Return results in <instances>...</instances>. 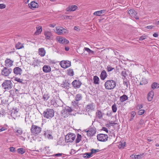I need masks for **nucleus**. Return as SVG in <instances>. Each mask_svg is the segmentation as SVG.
I'll list each match as a JSON object with an SVG mask.
<instances>
[{"mask_svg":"<svg viewBox=\"0 0 159 159\" xmlns=\"http://www.w3.org/2000/svg\"><path fill=\"white\" fill-rule=\"evenodd\" d=\"M39 61L38 59H34L33 61L32 65L34 67H35L36 66H38V64L39 63Z\"/></svg>","mask_w":159,"mask_h":159,"instance_id":"58836bf2","label":"nucleus"},{"mask_svg":"<svg viewBox=\"0 0 159 159\" xmlns=\"http://www.w3.org/2000/svg\"><path fill=\"white\" fill-rule=\"evenodd\" d=\"M128 13L132 17H134L137 20L139 19L138 14L136 11H128Z\"/></svg>","mask_w":159,"mask_h":159,"instance_id":"dca6fc26","label":"nucleus"},{"mask_svg":"<svg viewBox=\"0 0 159 159\" xmlns=\"http://www.w3.org/2000/svg\"><path fill=\"white\" fill-rule=\"evenodd\" d=\"M154 92L153 91H150L148 94V100L149 101L152 100L154 96Z\"/></svg>","mask_w":159,"mask_h":159,"instance_id":"412c9836","label":"nucleus"},{"mask_svg":"<svg viewBox=\"0 0 159 159\" xmlns=\"http://www.w3.org/2000/svg\"><path fill=\"white\" fill-rule=\"evenodd\" d=\"M44 34L45 36V38L47 39H52L53 38V36L50 32L45 31L44 32Z\"/></svg>","mask_w":159,"mask_h":159,"instance_id":"f3484780","label":"nucleus"},{"mask_svg":"<svg viewBox=\"0 0 159 159\" xmlns=\"http://www.w3.org/2000/svg\"><path fill=\"white\" fill-rule=\"evenodd\" d=\"M16 132L18 134H17V135H20L22 134L23 130L21 129L20 128L19 129L16 130Z\"/></svg>","mask_w":159,"mask_h":159,"instance_id":"49530a36","label":"nucleus"},{"mask_svg":"<svg viewBox=\"0 0 159 159\" xmlns=\"http://www.w3.org/2000/svg\"><path fill=\"white\" fill-rule=\"evenodd\" d=\"M63 17L65 19H71L72 18V16H63Z\"/></svg>","mask_w":159,"mask_h":159,"instance_id":"5fc2aeb1","label":"nucleus"},{"mask_svg":"<svg viewBox=\"0 0 159 159\" xmlns=\"http://www.w3.org/2000/svg\"><path fill=\"white\" fill-rule=\"evenodd\" d=\"M107 69L108 72H110L111 71L113 70H114V68L108 66H107Z\"/></svg>","mask_w":159,"mask_h":159,"instance_id":"09e8293b","label":"nucleus"},{"mask_svg":"<svg viewBox=\"0 0 159 159\" xmlns=\"http://www.w3.org/2000/svg\"><path fill=\"white\" fill-rule=\"evenodd\" d=\"M145 111L144 110H140L138 111V113L139 115H141L144 114Z\"/></svg>","mask_w":159,"mask_h":159,"instance_id":"864d4df0","label":"nucleus"},{"mask_svg":"<svg viewBox=\"0 0 159 159\" xmlns=\"http://www.w3.org/2000/svg\"><path fill=\"white\" fill-rule=\"evenodd\" d=\"M10 151L13 152H14L15 151V148L13 147L10 148Z\"/></svg>","mask_w":159,"mask_h":159,"instance_id":"6e6d98bb","label":"nucleus"},{"mask_svg":"<svg viewBox=\"0 0 159 159\" xmlns=\"http://www.w3.org/2000/svg\"><path fill=\"white\" fill-rule=\"evenodd\" d=\"M15 80L20 83H22L23 80L20 79V78H18L17 77H16L15 78Z\"/></svg>","mask_w":159,"mask_h":159,"instance_id":"3c124183","label":"nucleus"},{"mask_svg":"<svg viewBox=\"0 0 159 159\" xmlns=\"http://www.w3.org/2000/svg\"><path fill=\"white\" fill-rule=\"evenodd\" d=\"M43 114L44 117L51 119L54 116V111L53 109L48 108L43 112Z\"/></svg>","mask_w":159,"mask_h":159,"instance_id":"f257e3e1","label":"nucleus"},{"mask_svg":"<svg viewBox=\"0 0 159 159\" xmlns=\"http://www.w3.org/2000/svg\"><path fill=\"white\" fill-rule=\"evenodd\" d=\"M1 106H5L7 107V106L9 105V104L7 103V102H3V101H2V102L0 104Z\"/></svg>","mask_w":159,"mask_h":159,"instance_id":"603ef678","label":"nucleus"},{"mask_svg":"<svg viewBox=\"0 0 159 159\" xmlns=\"http://www.w3.org/2000/svg\"><path fill=\"white\" fill-rule=\"evenodd\" d=\"M112 110L113 112H116L117 110V108L116 107V105L115 104V103L114 104H113L111 107Z\"/></svg>","mask_w":159,"mask_h":159,"instance_id":"a19ab883","label":"nucleus"},{"mask_svg":"<svg viewBox=\"0 0 159 159\" xmlns=\"http://www.w3.org/2000/svg\"><path fill=\"white\" fill-rule=\"evenodd\" d=\"M5 7L6 5L5 4H0V9H4L5 8Z\"/></svg>","mask_w":159,"mask_h":159,"instance_id":"4d7b16f0","label":"nucleus"},{"mask_svg":"<svg viewBox=\"0 0 159 159\" xmlns=\"http://www.w3.org/2000/svg\"><path fill=\"white\" fill-rule=\"evenodd\" d=\"M60 65L63 68H66L70 66L71 63L69 61H61L60 63Z\"/></svg>","mask_w":159,"mask_h":159,"instance_id":"9d476101","label":"nucleus"},{"mask_svg":"<svg viewBox=\"0 0 159 159\" xmlns=\"http://www.w3.org/2000/svg\"><path fill=\"white\" fill-rule=\"evenodd\" d=\"M39 54L41 57L44 56L45 54V51L43 48H40L39 49Z\"/></svg>","mask_w":159,"mask_h":159,"instance_id":"bb28decb","label":"nucleus"},{"mask_svg":"<svg viewBox=\"0 0 159 159\" xmlns=\"http://www.w3.org/2000/svg\"><path fill=\"white\" fill-rule=\"evenodd\" d=\"M121 75L123 76L124 78H125L127 76L126 71L125 69L122 71Z\"/></svg>","mask_w":159,"mask_h":159,"instance_id":"37998d69","label":"nucleus"},{"mask_svg":"<svg viewBox=\"0 0 159 159\" xmlns=\"http://www.w3.org/2000/svg\"><path fill=\"white\" fill-rule=\"evenodd\" d=\"M41 129L40 127L33 124L32 125L30 130L31 132L34 134H38L40 133Z\"/></svg>","mask_w":159,"mask_h":159,"instance_id":"423d86ee","label":"nucleus"},{"mask_svg":"<svg viewBox=\"0 0 159 159\" xmlns=\"http://www.w3.org/2000/svg\"><path fill=\"white\" fill-rule=\"evenodd\" d=\"M84 50L87 51L89 54L92 53L93 54L94 53V52L93 51L91 50L89 48L85 47L84 48Z\"/></svg>","mask_w":159,"mask_h":159,"instance_id":"79ce46f5","label":"nucleus"},{"mask_svg":"<svg viewBox=\"0 0 159 159\" xmlns=\"http://www.w3.org/2000/svg\"><path fill=\"white\" fill-rule=\"evenodd\" d=\"M145 154L144 153H143L140 155H136L134 156L135 159H141L143 156H144Z\"/></svg>","mask_w":159,"mask_h":159,"instance_id":"ea45409f","label":"nucleus"},{"mask_svg":"<svg viewBox=\"0 0 159 159\" xmlns=\"http://www.w3.org/2000/svg\"><path fill=\"white\" fill-rule=\"evenodd\" d=\"M100 151V150L99 149H91V152L92 154L95 153L97 152H98Z\"/></svg>","mask_w":159,"mask_h":159,"instance_id":"de8ad7c7","label":"nucleus"},{"mask_svg":"<svg viewBox=\"0 0 159 159\" xmlns=\"http://www.w3.org/2000/svg\"><path fill=\"white\" fill-rule=\"evenodd\" d=\"M123 84L124 85H125L126 86V89L128 87V83L126 81H124Z\"/></svg>","mask_w":159,"mask_h":159,"instance_id":"0e129e2a","label":"nucleus"},{"mask_svg":"<svg viewBox=\"0 0 159 159\" xmlns=\"http://www.w3.org/2000/svg\"><path fill=\"white\" fill-rule=\"evenodd\" d=\"M67 30L62 27H56V32L58 35H61L66 33Z\"/></svg>","mask_w":159,"mask_h":159,"instance_id":"f8f14e48","label":"nucleus"},{"mask_svg":"<svg viewBox=\"0 0 159 159\" xmlns=\"http://www.w3.org/2000/svg\"><path fill=\"white\" fill-rule=\"evenodd\" d=\"M70 84L68 82V80H65L63 81L62 83L61 84V86L66 89H68L70 88Z\"/></svg>","mask_w":159,"mask_h":159,"instance_id":"ddd939ff","label":"nucleus"},{"mask_svg":"<svg viewBox=\"0 0 159 159\" xmlns=\"http://www.w3.org/2000/svg\"><path fill=\"white\" fill-rule=\"evenodd\" d=\"M58 41L59 43L62 44H68L69 43L68 40L63 38H59Z\"/></svg>","mask_w":159,"mask_h":159,"instance_id":"aec40b11","label":"nucleus"},{"mask_svg":"<svg viewBox=\"0 0 159 159\" xmlns=\"http://www.w3.org/2000/svg\"><path fill=\"white\" fill-rule=\"evenodd\" d=\"M49 26L50 27L54 28L56 26V24H50Z\"/></svg>","mask_w":159,"mask_h":159,"instance_id":"69168bd1","label":"nucleus"},{"mask_svg":"<svg viewBox=\"0 0 159 159\" xmlns=\"http://www.w3.org/2000/svg\"><path fill=\"white\" fill-rule=\"evenodd\" d=\"M81 155H82L84 157L87 159L89 158L92 156L91 152L90 153H86L84 154H82Z\"/></svg>","mask_w":159,"mask_h":159,"instance_id":"c85d7f7f","label":"nucleus"},{"mask_svg":"<svg viewBox=\"0 0 159 159\" xmlns=\"http://www.w3.org/2000/svg\"><path fill=\"white\" fill-rule=\"evenodd\" d=\"M61 116H63L64 117H66V116H67L68 114H69L68 112H67V111L64 108L62 111H61Z\"/></svg>","mask_w":159,"mask_h":159,"instance_id":"7c9ffc66","label":"nucleus"},{"mask_svg":"<svg viewBox=\"0 0 159 159\" xmlns=\"http://www.w3.org/2000/svg\"><path fill=\"white\" fill-rule=\"evenodd\" d=\"M62 153H58L54 154L53 155V156H55V157H58L61 156L62 155Z\"/></svg>","mask_w":159,"mask_h":159,"instance_id":"bf43d9fd","label":"nucleus"},{"mask_svg":"<svg viewBox=\"0 0 159 159\" xmlns=\"http://www.w3.org/2000/svg\"><path fill=\"white\" fill-rule=\"evenodd\" d=\"M151 87L153 89H157L159 88V84H158L157 83L154 82L152 84Z\"/></svg>","mask_w":159,"mask_h":159,"instance_id":"2f4dec72","label":"nucleus"},{"mask_svg":"<svg viewBox=\"0 0 159 159\" xmlns=\"http://www.w3.org/2000/svg\"><path fill=\"white\" fill-rule=\"evenodd\" d=\"M36 29L37 30L34 33V34L36 35H38L40 34L42 30V27L40 26L36 27Z\"/></svg>","mask_w":159,"mask_h":159,"instance_id":"c756f323","label":"nucleus"},{"mask_svg":"<svg viewBox=\"0 0 159 159\" xmlns=\"http://www.w3.org/2000/svg\"><path fill=\"white\" fill-rule=\"evenodd\" d=\"M17 152L18 153L22 154L25 152V150L23 148H20L17 149Z\"/></svg>","mask_w":159,"mask_h":159,"instance_id":"f704fd0d","label":"nucleus"},{"mask_svg":"<svg viewBox=\"0 0 159 159\" xmlns=\"http://www.w3.org/2000/svg\"><path fill=\"white\" fill-rule=\"evenodd\" d=\"M83 99V96L81 93H78L76 95L75 100L72 102L73 105L75 107L76 109L78 108V104L79 101H81Z\"/></svg>","mask_w":159,"mask_h":159,"instance_id":"7ed1b4c3","label":"nucleus"},{"mask_svg":"<svg viewBox=\"0 0 159 159\" xmlns=\"http://www.w3.org/2000/svg\"><path fill=\"white\" fill-rule=\"evenodd\" d=\"M107 115L108 116H111L112 115V112L111 111H108L107 113Z\"/></svg>","mask_w":159,"mask_h":159,"instance_id":"052dcab7","label":"nucleus"},{"mask_svg":"<svg viewBox=\"0 0 159 159\" xmlns=\"http://www.w3.org/2000/svg\"><path fill=\"white\" fill-rule=\"evenodd\" d=\"M12 70L7 67H4L1 70V74L4 76H7L12 72Z\"/></svg>","mask_w":159,"mask_h":159,"instance_id":"0eeeda50","label":"nucleus"},{"mask_svg":"<svg viewBox=\"0 0 159 159\" xmlns=\"http://www.w3.org/2000/svg\"><path fill=\"white\" fill-rule=\"evenodd\" d=\"M23 45L21 44V43L18 42L16 45V48L17 49H20L23 48Z\"/></svg>","mask_w":159,"mask_h":159,"instance_id":"4c0bfd02","label":"nucleus"},{"mask_svg":"<svg viewBox=\"0 0 159 159\" xmlns=\"http://www.w3.org/2000/svg\"><path fill=\"white\" fill-rule=\"evenodd\" d=\"M103 113L99 110H97L96 113V116L99 119H101L102 118Z\"/></svg>","mask_w":159,"mask_h":159,"instance_id":"5701e85b","label":"nucleus"},{"mask_svg":"<svg viewBox=\"0 0 159 159\" xmlns=\"http://www.w3.org/2000/svg\"><path fill=\"white\" fill-rule=\"evenodd\" d=\"M74 30L77 31H79L80 30V29H79L78 27L77 26H75L74 27Z\"/></svg>","mask_w":159,"mask_h":159,"instance_id":"774afa93","label":"nucleus"},{"mask_svg":"<svg viewBox=\"0 0 159 159\" xmlns=\"http://www.w3.org/2000/svg\"><path fill=\"white\" fill-rule=\"evenodd\" d=\"M97 139L100 141L105 142L107 140L108 136L107 134H98L97 135Z\"/></svg>","mask_w":159,"mask_h":159,"instance_id":"6e6552de","label":"nucleus"},{"mask_svg":"<svg viewBox=\"0 0 159 159\" xmlns=\"http://www.w3.org/2000/svg\"><path fill=\"white\" fill-rule=\"evenodd\" d=\"M77 138L75 140V143H78L80 142L82 138L81 135L79 134H77Z\"/></svg>","mask_w":159,"mask_h":159,"instance_id":"c9c22d12","label":"nucleus"},{"mask_svg":"<svg viewBox=\"0 0 159 159\" xmlns=\"http://www.w3.org/2000/svg\"><path fill=\"white\" fill-rule=\"evenodd\" d=\"M44 72L45 73L49 72L51 71V68L49 66L45 65L43 68Z\"/></svg>","mask_w":159,"mask_h":159,"instance_id":"b1692460","label":"nucleus"},{"mask_svg":"<svg viewBox=\"0 0 159 159\" xmlns=\"http://www.w3.org/2000/svg\"><path fill=\"white\" fill-rule=\"evenodd\" d=\"M75 137V135L74 134L70 133L65 136V141L67 143H72L74 140Z\"/></svg>","mask_w":159,"mask_h":159,"instance_id":"39448f33","label":"nucleus"},{"mask_svg":"<svg viewBox=\"0 0 159 159\" xmlns=\"http://www.w3.org/2000/svg\"><path fill=\"white\" fill-rule=\"evenodd\" d=\"M44 135L46 138H47L48 139H52L53 137L51 134V133L50 131V130H47L45 131V133L44 134Z\"/></svg>","mask_w":159,"mask_h":159,"instance_id":"6ab92c4d","label":"nucleus"},{"mask_svg":"<svg viewBox=\"0 0 159 159\" xmlns=\"http://www.w3.org/2000/svg\"><path fill=\"white\" fill-rule=\"evenodd\" d=\"M86 132L87 133V135L88 136L91 137L94 135L96 133V130L95 127H91L89 128V129Z\"/></svg>","mask_w":159,"mask_h":159,"instance_id":"1a4fd4ad","label":"nucleus"},{"mask_svg":"<svg viewBox=\"0 0 159 159\" xmlns=\"http://www.w3.org/2000/svg\"><path fill=\"white\" fill-rule=\"evenodd\" d=\"M13 84L10 80H5L2 84V87L6 91L10 90L12 87Z\"/></svg>","mask_w":159,"mask_h":159,"instance_id":"20e7f679","label":"nucleus"},{"mask_svg":"<svg viewBox=\"0 0 159 159\" xmlns=\"http://www.w3.org/2000/svg\"><path fill=\"white\" fill-rule=\"evenodd\" d=\"M7 129V128L6 127H2L0 129V132L6 130Z\"/></svg>","mask_w":159,"mask_h":159,"instance_id":"338daca9","label":"nucleus"},{"mask_svg":"<svg viewBox=\"0 0 159 159\" xmlns=\"http://www.w3.org/2000/svg\"><path fill=\"white\" fill-rule=\"evenodd\" d=\"M146 38V36H141L139 38V40H143V39H145Z\"/></svg>","mask_w":159,"mask_h":159,"instance_id":"13d9d810","label":"nucleus"},{"mask_svg":"<svg viewBox=\"0 0 159 159\" xmlns=\"http://www.w3.org/2000/svg\"><path fill=\"white\" fill-rule=\"evenodd\" d=\"M93 83L95 84H99V79L98 77L95 76L93 77Z\"/></svg>","mask_w":159,"mask_h":159,"instance_id":"473e14b6","label":"nucleus"},{"mask_svg":"<svg viewBox=\"0 0 159 159\" xmlns=\"http://www.w3.org/2000/svg\"><path fill=\"white\" fill-rule=\"evenodd\" d=\"M78 9V7L76 5H71L69 6L66 10H76Z\"/></svg>","mask_w":159,"mask_h":159,"instance_id":"72a5a7b5","label":"nucleus"},{"mask_svg":"<svg viewBox=\"0 0 159 159\" xmlns=\"http://www.w3.org/2000/svg\"><path fill=\"white\" fill-rule=\"evenodd\" d=\"M116 85V82L113 80H108L106 81L104 84L106 89L111 90L114 89Z\"/></svg>","mask_w":159,"mask_h":159,"instance_id":"f03ea898","label":"nucleus"},{"mask_svg":"<svg viewBox=\"0 0 159 159\" xmlns=\"http://www.w3.org/2000/svg\"><path fill=\"white\" fill-rule=\"evenodd\" d=\"M128 99V96L125 94H124L122 96H120V100L121 102H123L127 100Z\"/></svg>","mask_w":159,"mask_h":159,"instance_id":"cd10ccee","label":"nucleus"},{"mask_svg":"<svg viewBox=\"0 0 159 159\" xmlns=\"http://www.w3.org/2000/svg\"><path fill=\"white\" fill-rule=\"evenodd\" d=\"M125 147V142L122 143H120L118 147L119 148H124Z\"/></svg>","mask_w":159,"mask_h":159,"instance_id":"c03bdc74","label":"nucleus"},{"mask_svg":"<svg viewBox=\"0 0 159 159\" xmlns=\"http://www.w3.org/2000/svg\"><path fill=\"white\" fill-rule=\"evenodd\" d=\"M107 11H97L93 13L95 15L100 16L104 15Z\"/></svg>","mask_w":159,"mask_h":159,"instance_id":"4be33fe9","label":"nucleus"},{"mask_svg":"<svg viewBox=\"0 0 159 159\" xmlns=\"http://www.w3.org/2000/svg\"><path fill=\"white\" fill-rule=\"evenodd\" d=\"M67 74L70 76H73L74 75V72L73 70L71 69H69L67 70Z\"/></svg>","mask_w":159,"mask_h":159,"instance_id":"e433bc0d","label":"nucleus"},{"mask_svg":"<svg viewBox=\"0 0 159 159\" xmlns=\"http://www.w3.org/2000/svg\"><path fill=\"white\" fill-rule=\"evenodd\" d=\"M66 110L67 111V112H68V113H70V112H71L73 111L72 109L70 107H67L65 108Z\"/></svg>","mask_w":159,"mask_h":159,"instance_id":"8fccbe9b","label":"nucleus"},{"mask_svg":"<svg viewBox=\"0 0 159 159\" xmlns=\"http://www.w3.org/2000/svg\"><path fill=\"white\" fill-rule=\"evenodd\" d=\"M14 61L10 59L7 58L5 61V66L7 67H10L13 65V63Z\"/></svg>","mask_w":159,"mask_h":159,"instance_id":"2eb2a0df","label":"nucleus"},{"mask_svg":"<svg viewBox=\"0 0 159 159\" xmlns=\"http://www.w3.org/2000/svg\"><path fill=\"white\" fill-rule=\"evenodd\" d=\"M107 77V74L105 70H103L102 71L100 75L101 79L102 80H104Z\"/></svg>","mask_w":159,"mask_h":159,"instance_id":"393cba45","label":"nucleus"},{"mask_svg":"<svg viewBox=\"0 0 159 159\" xmlns=\"http://www.w3.org/2000/svg\"><path fill=\"white\" fill-rule=\"evenodd\" d=\"M49 98V96L48 94H44L43 95V98L45 101H47Z\"/></svg>","mask_w":159,"mask_h":159,"instance_id":"a18cd8bd","label":"nucleus"},{"mask_svg":"<svg viewBox=\"0 0 159 159\" xmlns=\"http://www.w3.org/2000/svg\"><path fill=\"white\" fill-rule=\"evenodd\" d=\"M29 7L32 9V8H36L38 7V4L35 1H32L31 2L30 4H28Z\"/></svg>","mask_w":159,"mask_h":159,"instance_id":"a878e982","label":"nucleus"},{"mask_svg":"<svg viewBox=\"0 0 159 159\" xmlns=\"http://www.w3.org/2000/svg\"><path fill=\"white\" fill-rule=\"evenodd\" d=\"M72 84L75 89H77L80 87L82 84V83L79 80H75L72 82Z\"/></svg>","mask_w":159,"mask_h":159,"instance_id":"9b49d317","label":"nucleus"},{"mask_svg":"<svg viewBox=\"0 0 159 159\" xmlns=\"http://www.w3.org/2000/svg\"><path fill=\"white\" fill-rule=\"evenodd\" d=\"M94 109V105L93 103L88 104L85 107V109L87 112L91 111H93Z\"/></svg>","mask_w":159,"mask_h":159,"instance_id":"4468645a","label":"nucleus"},{"mask_svg":"<svg viewBox=\"0 0 159 159\" xmlns=\"http://www.w3.org/2000/svg\"><path fill=\"white\" fill-rule=\"evenodd\" d=\"M102 130L106 131L107 133H108V130L107 129L106 127H103Z\"/></svg>","mask_w":159,"mask_h":159,"instance_id":"680f3d73","label":"nucleus"},{"mask_svg":"<svg viewBox=\"0 0 159 159\" xmlns=\"http://www.w3.org/2000/svg\"><path fill=\"white\" fill-rule=\"evenodd\" d=\"M22 71V69L18 67H15L13 69V72L16 75H21Z\"/></svg>","mask_w":159,"mask_h":159,"instance_id":"a211bd4d","label":"nucleus"},{"mask_svg":"<svg viewBox=\"0 0 159 159\" xmlns=\"http://www.w3.org/2000/svg\"><path fill=\"white\" fill-rule=\"evenodd\" d=\"M135 114L136 113L134 111H132L131 114V117H132V118H133Z\"/></svg>","mask_w":159,"mask_h":159,"instance_id":"e2e57ef3","label":"nucleus"}]
</instances>
